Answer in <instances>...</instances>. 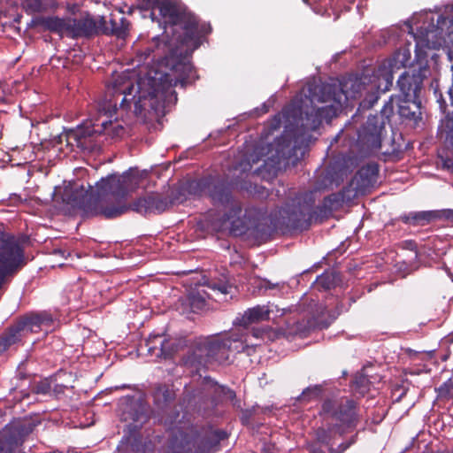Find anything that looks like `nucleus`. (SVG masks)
Here are the masks:
<instances>
[{
	"mask_svg": "<svg viewBox=\"0 0 453 453\" xmlns=\"http://www.w3.org/2000/svg\"><path fill=\"white\" fill-rule=\"evenodd\" d=\"M173 74L155 72L154 76H149L140 81L135 87L130 81L119 83L115 81L111 86L107 87L108 99L99 104V118L93 123L78 126L70 129L61 136L65 137L66 143L72 147L76 146L84 151L92 152L97 149L96 134H106L111 138H121L126 134V127L117 119L112 121L116 112L118 98L122 96L120 106L129 107L130 101H134L135 114L150 106L155 111L165 106V103L175 93L173 89L179 84L184 87L194 78V70L190 63L178 62L173 67Z\"/></svg>",
	"mask_w": 453,
	"mask_h": 453,
	"instance_id": "obj_1",
	"label": "nucleus"
},
{
	"mask_svg": "<svg viewBox=\"0 0 453 453\" xmlns=\"http://www.w3.org/2000/svg\"><path fill=\"white\" fill-rule=\"evenodd\" d=\"M411 53L408 50H399L392 58L382 61L372 76L360 80H349L341 88L330 84L308 86V96L302 105L294 101L286 107L282 115L289 125L303 133L316 130L321 123L330 121L342 107V98L347 101L366 92L360 103L364 109H370L378 101L380 93L388 91L393 84L394 73L408 64ZM298 130H296L297 132Z\"/></svg>",
	"mask_w": 453,
	"mask_h": 453,
	"instance_id": "obj_2",
	"label": "nucleus"
},
{
	"mask_svg": "<svg viewBox=\"0 0 453 453\" xmlns=\"http://www.w3.org/2000/svg\"><path fill=\"white\" fill-rule=\"evenodd\" d=\"M141 176L130 169L122 174H110L96 184H88L89 190L83 185L65 188L62 200L73 208L81 209L87 217L103 216L105 219L117 218L128 210L138 213H160L170 203L157 194H150L127 205L126 199L139 187Z\"/></svg>",
	"mask_w": 453,
	"mask_h": 453,
	"instance_id": "obj_3",
	"label": "nucleus"
},
{
	"mask_svg": "<svg viewBox=\"0 0 453 453\" xmlns=\"http://www.w3.org/2000/svg\"><path fill=\"white\" fill-rule=\"evenodd\" d=\"M318 191L311 190L296 196L277 211L272 214V223L280 229L294 230L307 228L312 220L326 218L340 203L337 195L324 198L321 204L315 206Z\"/></svg>",
	"mask_w": 453,
	"mask_h": 453,
	"instance_id": "obj_4",
	"label": "nucleus"
},
{
	"mask_svg": "<svg viewBox=\"0 0 453 453\" xmlns=\"http://www.w3.org/2000/svg\"><path fill=\"white\" fill-rule=\"evenodd\" d=\"M250 345L239 333L225 336L200 338L195 342L192 351L185 357V365L199 371L214 364L221 365L229 360L230 353L248 351Z\"/></svg>",
	"mask_w": 453,
	"mask_h": 453,
	"instance_id": "obj_5",
	"label": "nucleus"
},
{
	"mask_svg": "<svg viewBox=\"0 0 453 453\" xmlns=\"http://www.w3.org/2000/svg\"><path fill=\"white\" fill-rule=\"evenodd\" d=\"M319 414L324 421L334 423L340 433L350 432L358 420L357 403L346 396L326 399Z\"/></svg>",
	"mask_w": 453,
	"mask_h": 453,
	"instance_id": "obj_6",
	"label": "nucleus"
},
{
	"mask_svg": "<svg viewBox=\"0 0 453 453\" xmlns=\"http://www.w3.org/2000/svg\"><path fill=\"white\" fill-rule=\"evenodd\" d=\"M211 445L193 428L178 430L171 439L166 453H207Z\"/></svg>",
	"mask_w": 453,
	"mask_h": 453,
	"instance_id": "obj_7",
	"label": "nucleus"
},
{
	"mask_svg": "<svg viewBox=\"0 0 453 453\" xmlns=\"http://www.w3.org/2000/svg\"><path fill=\"white\" fill-rule=\"evenodd\" d=\"M188 189L190 194L195 196H209L214 203L225 204L231 202L229 186L216 178L209 177L191 180L188 184Z\"/></svg>",
	"mask_w": 453,
	"mask_h": 453,
	"instance_id": "obj_8",
	"label": "nucleus"
},
{
	"mask_svg": "<svg viewBox=\"0 0 453 453\" xmlns=\"http://www.w3.org/2000/svg\"><path fill=\"white\" fill-rule=\"evenodd\" d=\"M255 211L252 209H242L238 203L232 202L228 212L223 217L221 229L229 230L234 235H242L248 230L256 226Z\"/></svg>",
	"mask_w": 453,
	"mask_h": 453,
	"instance_id": "obj_9",
	"label": "nucleus"
},
{
	"mask_svg": "<svg viewBox=\"0 0 453 453\" xmlns=\"http://www.w3.org/2000/svg\"><path fill=\"white\" fill-rule=\"evenodd\" d=\"M183 46L176 43L173 40L168 39L166 42H161L157 37H154L153 41L144 50H137L136 58L139 63L145 62L153 53L152 60L156 58H164L168 64L170 60L176 56L181 55Z\"/></svg>",
	"mask_w": 453,
	"mask_h": 453,
	"instance_id": "obj_10",
	"label": "nucleus"
},
{
	"mask_svg": "<svg viewBox=\"0 0 453 453\" xmlns=\"http://www.w3.org/2000/svg\"><path fill=\"white\" fill-rule=\"evenodd\" d=\"M384 121L377 115L367 118L365 124L357 132V143L366 150H379L381 146Z\"/></svg>",
	"mask_w": 453,
	"mask_h": 453,
	"instance_id": "obj_11",
	"label": "nucleus"
},
{
	"mask_svg": "<svg viewBox=\"0 0 453 453\" xmlns=\"http://www.w3.org/2000/svg\"><path fill=\"white\" fill-rule=\"evenodd\" d=\"M418 98H405L404 96H390L389 100L384 104L381 109V115L388 119L394 112L395 103L397 105V111L399 115L406 119H416L420 114L419 102Z\"/></svg>",
	"mask_w": 453,
	"mask_h": 453,
	"instance_id": "obj_12",
	"label": "nucleus"
},
{
	"mask_svg": "<svg viewBox=\"0 0 453 453\" xmlns=\"http://www.w3.org/2000/svg\"><path fill=\"white\" fill-rule=\"evenodd\" d=\"M426 69L418 68L410 72H404L397 81V86L401 96L405 98H418L422 88L423 80L426 77Z\"/></svg>",
	"mask_w": 453,
	"mask_h": 453,
	"instance_id": "obj_13",
	"label": "nucleus"
},
{
	"mask_svg": "<svg viewBox=\"0 0 453 453\" xmlns=\"http://www.w3.org/2000/svg\"><path fill=\"white\" fill-rule=\"evenodd\" d=\"M324 422L326 424L315 431V441L309 446L311 453H326V451L318 445L324 446L327 449V451H329L330 448L333 447L336 436H342L346 434L340 433L336 429L334 423L330 421Z\"/></svg>",
	"mask_w": 453,
	"mask_h": 453,
	"instance_id": "obj_14",
	"label": "nucleus"
},
{
	"mask_svg": "<svg viewBox=\"0 0 453 453\" xmlns=\"http://www.w3.org/2000/svg\"><path fill=\"white\" fill-rule=\"evenodd\" d=\"M20 328L26 334L36 333L42 329L43 326H50L53 322L52 316L47 311L39 313H31L23 317L19 320Z\"/></svg>",
	"mask_w": 453,
	"mask_h": 453,
	"instance_id": "obj_15",
	"label": "nucleus"
},
{
	"mask_svg": "<svg viewBox=\"0 0 453 453\" xmlns=\"http://www.w3.org/2000/svg\"><path fill=\"white\" fill-rule=\"evenodd\" d=\"M273 311L268 305H257L246 310L242 315L236 317L234 324L247 327L248 326L269 319Z\"/></svg>",
	"mask_w": 453,
	"mask_h": 453,
	"instance_id": "obj_16",
	"label": "nucleus"
},
{
	"mask_svg": "<svg viewBox=\"0 0 453 453\" xmlns=\"http://www.w3.org/2000/svg\"><path fill=\"white\" fill-rule=\"evenodd\" d=\"M69 34L73 37L90 36L96 33V21L88 15L81 19L69 18Z\"/></svg>",
	"mask_w": 453,
	"mask_h": 453,
	"instance_id": "obj_17",
	"label": "nucleus"
},
{
	"mask_svg": "<svg viewBox=\"0 0 453 453\" xmlns=\"http://www.w3.org/2000/svg\"><path fill=\"white\" fill-rule=\"evenodd\" d=\"M148 352L165 358L171 355L169 342L160 334H151L146 341Z\"/></svg>",
	"mask_w": 453,
	"mask_h": 453,
	"instance_id": "obj_18",
	"label": "nucleus"
},
{
	"mask_svg": "<svg viewBox=\"0 0 453 453\" xmlns=\"http://www.w3.org/2000/svg\"><path fill=\"white\" fill-rule=\"evenodd\" d=\"M379 168L376 164H368L359 169L355 179L360 182V188H366L377 181Z\"/></svg>",
	"mask_w": 453,
	"mask_h": 453,
	"instance_id": "obj_19",
	"label": "nucleus"
},
{
	"mask_svg": "<svg viewBox=\"0 0 453 453\" xmlns=\"http://www.w3.org/2000/svg\"><path fill=\"white\" fill-rule=\"evenodd\" d=\"M209 294L205 290L193 291L188 296V303L191 311L197 313L209 309Z\"/></svg>",
	"mask_w": 453,
	"mask_h": 453,
	"instance_id": "obj_20",
	"label": "nucleus"
},
{
	"mask_svg": "<svg viewBox=\"0 0 453 453\" xmlns=\"http://www.w3.org/2000/svg\"><path fill=\"white\" fill-rule=\"evenodd\" d=\"M441 133H445L446 141L453 147V113L448 114L441 123ZM444 167L453 171V158H447L443 162Z\"/></svg>",
	"mask_w": 453,
	"mask_h": 453,
	"instance_id": "obj_21",
	"label": "nucleus"
},
{
	"mask_svg": "<svg viewBox=\"0 0 453 453\" xmlns=\"http://www.w3.org/2000/svg\"><path fill=\"white\" fill-rule=\"evenodd\" d=\"M436 217L434 211H419L411 212L402 216V219L404 223L411 224L413 226L424 225L433 220Z\"/></svg>",
	"mask_w": 453,
	"mask_h": 453,
	"instance_id": "obj_22",
	"label": "nucleus"
},
{
	"mask_svg": "<svg viewBox=\"0 0 453 453\" xmlns=\"http://www.w3.org/2000/svg\"><path fill=\"white\" fill-rule=\"evenodd\" d=\"M43 25L51 32L69 33V18L61 19L58 17H48L44 19Z\"/></svg>",
	"mask_w": 453,
	"mask_h": 453,
	"instance_id": "obj_23",
	"label": "nucleus"
},
{
	"mask_svg": "<svg viewBox=\"0 0 453 453\" xmlns=\"http://www.w3.org/2000/svg\"><path fill=\"white\" fill-rule=\"evenodd\" d=\"M207 287L213 290L217 291L221 295H227L232 292L233 286L229 284L226 276H222L220 279H211L207 282Z\"/></svg>",
	"mask_w": 453,
	"mask_h": 453,
	"instance_id": "obj_24",
	"label": "nucleus"
},
{
	"mask_svg": "<svg viewBox=\"0 0 453 453\" xmlns=\"http://www.w3.org/2000/svg\"><path fill=\"white\" fill-rule=\"evenodd\" d=\"M24 335H26V333H23V329L20 328L19 322L18 321L16 325L11 327L4 336V346H10L16 343Z\"/></svg>",
	"mask_w": 453,
	"mask_h": 453,
	"instance_id": "obj_25",
	"label": "nucleus"
},
{
	"mask_svg": "<svg viewBox=\"0 0 453 453\" xmlns=\"http://www.w3.org/2000/svg\"><path fill=\"white\" fill-rule=\"evenodd\" d=\"M322 391L323 388L321 385L310 386L303 390L302 394L298 397V401L308 403L310 401L319 399Z\"/></svg>",
	"mask_w": 453,
	"mask_h": 453,
	"instance_id": "obj_26",
	"label": "nucleus"
},
{
	"mask_svg": "<svg viewBox=\"0 0 453 453\" xmlns=\"http://www.w3.org/2000/svg\"><path fill=\"white\" fill-rule=\"evenodd\" d=\"M173 399V393L165 386L158 387L154 392L156 404L162 408Z\"/></svg>",
	"mask_w": 453,
	"mask_h": 453,
	"instance_id": "obj_27",
	"label": "nucleus"
},
{
	"mask_svg": "<svg viewBox=\"0 0 453 453\" xmlns=\"http://www.w3.org/2000/svg\"><path fill=\"white\" fill-rule=\"evenodd\" d=\"M316 282L324 289H330L335 284V276L333 273H323L317 278Z\"/></svg>",
	"mask_w": 453,
	"mask_h": 453,
	"instance_id": "obj_28",
	"label": "nucleus"
},
{
	"mask_svg": "<svg viewBox=\"0 0 453 453\" xmlns=\"http://www.w3.org/2000/svg\"><path fill=\"white\" fill-rule=\"evenodd\" d=\"M453 389V378L449 379L443 384H441L438 388V394L441 397H450L451 390Z\"/></svg>",
	"mask_w": 453,
	"mask_h": 453,
	"instance_id": "obj_29",
	"label": "nucleus"
},
{
	"mask_svg": "<svg viewBox=\"0 0 453 453\" xmlns=\"http://www.w3.org/2000/svg\"><path fill=\"white\" fill-rule=\"evenodd\" d=\"M355 442L354 437L349 441L341 443L337 448H330L328 453H343L347 449H349Z\"/></svg>",
	"mask_w": 453,
	"mask_h": 453,
	"instance_id": "obj_30",
	"label": "nucleus"
},
{
	"mask_svg": "<svg viewBox=\"0 0 453 453\" xmlns=\"http://www.w3.org/2000/svg\"><path fill=\"white\" fill-rule=\"evenodd\" d=\"M205 380H206V382H207L208 384H211V386H213V388H214V391H215L216 393L220 392V393H224V394H226V391H227V393H229V395H234V392H233V391H231V390H229V389L226 388H224V387H221V386L218 385L216 382H213L211 379H209V378H208V379H205Z\"/></svg>",
	"mask_w": 453,
	"mask_h": 453,
	"instance_id": "obj_31",
	"label": "nucleus"
},
{
	"mask_svg": "<svg viewBox=\"0 0 453 453\" xmlns=\"http://www.w3.org/2000/svg\"><path fill=\"white\" fill-rule=\"evenodd\" d=\"M50 389V387L48 383H40L36 385L35 390L37 393L47 394Z\"/></svg>",
	"mask_w": 453,
	"mask_h": 453,
	"instance_id": "obj_32",
	"label": "nucleus"
},
{
	"mask_svg": "<svg viewBox=\"0 0 453 453\" xmlns=\"http://www.w3.org/2000/svg\"><path fill=\"white\" fill-rule=\"evenodd\" d=\"M30 8L33 12H41L42 10V3L40 0H34V2L30 4Z\"/></svg>",
	"mask_w": 453,
	"mask_h": 453,
	"instance_id": "obj_33",
	"label": "nucleus"
},
{
	"mask_svg": "<svg viewBox=\"0 0 453 453\" xmlns=\"http://www.w3.org/2000/svg\"><path fill=\"white\" fill-rule=\"evenodd\" d=\"M263 288H265V289L278 288H280V283L273 284L269 280H265L263 283Z\"/></svg>",
	"mask_w": 453,
	"mask_h": 453,
	"instance_id": "obj_34",
	"label": "nucleus"
},
{
	"mask_svg": "<svg viewBox=\"0 0 453 453\" xmlns=\"http://www.w3.org/2000/svg\"><path fill=\"white\" fill-rule=\"evenodd\" d=\"M264 333H265V331L263 329H253L251 332V334L253 337L258 339V338L262 337Z\"/></svg>",
	"mask_w": 453,
	"mask_h": 453,
	"instance_id": "obj_35",
	"label": "nucleus"
},
{
	"mask_svg": "<svg viewBox=\"0 0 453 453\" xmlns=\"http://www.w3.org/2000/svg\"><path fill=\"white\" fill-rule=\"evenodd\" d=\"M146 418H147L146 415L140 414V415H136L134 418V420L136 421V422H143L144 420H146Z\"/></svg>",
	"mask_w": 453,
	"mask_h": 453,
	"instance_id": "obj_36",
	"label": "nucleus"
},
{
	"mask_svg": "<svg viewBox=\"0 0 453 453\" xmlns=\"http://www.w3.org/2000/svg\"><path fill=\"white\" fill-rule=\"evenodd\" d=\"M366 381H367V379L365 377H362L358 380H356V384L357 387H359V386H363L365 384V382H366Z\"/></svg>",
	"mask_w": 453,
	"mask_h": 453,
	"instance_id": "obj_37",
	"label": "nucleus"
},
{
	"mask_svg": "<svg viewBox=\"0 0 453 453\" xmlns=\"http://www.w3.org/2000/svg\"><path fill=\"white\" fill-rule=\"evenodd\" d=\"M449 94L451 104L453 105V84H452V87L449 90Z\"/></svg>",
	"mask_w": 453,
	"mask_h": 453,
	"instance_id": "obj_38",
	"label": "nucleus"
},
{
	"mask_svg": "<svg viewBox=\"0 0 453 453\" xmlns=\"http://www.w3.org/2000/svg\"><path fill=\"white\" fill-rule=\"evenodd\" d=\"M449 278L451 279V280L453 281V272H449Z\"/></svg>",
	"mask_w": 453,
	"mask_h": 453,
	"instance_id": "obj_39",
	"label": "nucleus"
},
{
	"mask_svg": "<svg viewBox=\"0 0 453 453\" xmlns=\"http://www.w3.org/2000/svg\"><path fill=\"white\" fill-rule=\"evenodd\" d=\"M119 388H129V386H127V385H122V386H121V387H119Z\"/></svg>",
	"mask_w": 453,
	"mask_h": 453,
	"instance_id": "obj_40",
	"label": "nucleus"
},
{
	"mask_svg": "<svg viewBox=\"0 0 453 453\" xmlns=\"http://www.w3.org/2000/svg\"><path fill=\"white\" fill-rule=\"evenodd\" d=\"M201 29H202L203 32H204V33L206 32L205 26H203Z\"/></svg>",
	"mask_w": 453,
	"mask_h": 453,
	"instance_id": "obj_41",
	"label": "nucleus"
},
{
	"mask_svg": "<svg viewBox=\"0 0 453 453\" xmlns=\"http://www.w3.org/2000/svg\"><path fill=\"white\" fill-rule=\"evenodd\" d=\"M442 453H453V452H450V451H445V452H442Z\"/></svg>",
	"mask_w": 453,
	"mask_h": 453,
	"instance_id": "obj_42",
	"label": "nucleus"
},
{
	"mask_svg": "<svg viewBox=\"0 0 453 453\" xmlns=\"http://www.w3.org/2000/svg\"><path fill=\"white\" fill-rule=\"evenodd\" d=\"M305 3L307 2L306 0H303Z\"/></svg>",
	"mask_w": 453,
	"mask_h": 453,
	"instance_id": "obj_43",
	"label": "nucleus"
}]
</instances>
